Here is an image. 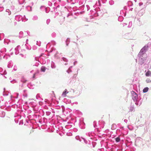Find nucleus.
I'll list each match as a JSON object with an SVG mask.
<instances>
[{"mask_svg": "<svg viewBox=\"0 0 151 151\" xmlns=\"http://www.w3.org/2000/svg\"><path fill=\"white\" fill-rule=\"evenodd\" d=\"M68 92H67V90L65 89L63 92L62 96L63 97H65L66 96V94L68 93Z\"/></svg>", "mask_w": 151, "mask_h": 151, "instance_id": "obj_1", "label": "nucleus"}, {"mask_svg": "<svg viewBox=\"0 0 151 151\" xmlns=\"http://www.w3.org/2000/svg\"><path fill=\"white\" fill-rule=\"evenodd\" d=\"M145 76H151V71L148 70L145 73Z\"/></svg>", "mask_w": 151, "mask_h": 151, "instance_id": "obj_2", "label": "nucleus"}, {"mask_svg": "<svg viewBox=\"0 0 151 151\" xmlns=\"http://www.w3.org/2000/svg\"><path fill=\"white\" fill-rule=\"evenodd\" d=\"M148 90H149V88L148 87H147L143 89V92L146 93L147 92Z\"/></svg>", "mask_w": 151, "mask_h": 151, "instance_id": "obj_3", "label": "nucleus"}, {"mask_svg": "<svg viewBox=\"0 0 151 151\" xmlns=\"http://www.w3.org/2000/svg\"><path fill=\"white\" fill-rule=\"evenodd\" d=\"M146 82L147 83H148L151 82V78H147L146 80Z\"/></svg>", "mask_w": 151, "mask_h": 151, "instance_id": "obj_4", "label": "nucleus"}, {"mask_svg": "<svg viewBox=\"0 0 151 151\" xmlns=\"http://www.w3.org/2000/svg\"><path fill=\"white\" fill-rule=\"evenodd\" d=\"M46 70V68L45 67L42 66L41 68V70L42 71L45 72Z\"/></svg>", "mask_w": 151, "mask_h": 151, "instance_id": "obj_5", "label": "nucleus"}, {"mask_svg": "<svg viewBox=\"0 0 151 151\" xmlns=\"http://www.w3.org/2000/svg\"><path fill=\"white\" fill-rule=\"evenodd\" d=\"M115 140L116 142H119L120 141V139L119 137H117L115 139Z\"/></svg>", "mask_w": 151, "mask_h": 151, "instance_id": "obj_6", "label": "nucleus"}, {"mask_svg": "<svg viewBox=\"0 0 151 151\" xmlns=\"http://www.w3.org/2000/svg\"><path fill=\"white\" fill-rule=\"evenodd\" d=\"M134 95H135V97H137V94L135 93H134Z\"/></svg>", "mask_w": 151, "mask_h": 151, "instance_id": "obj_7", "label": "nucleus"}, {"mask_svg": "<svg viewBox=\"0 0 151 151\" xmlns=\"http://www.w3.org/2000/svg\"><path fill=\"white\" fill-rule=\"evenodd\" d=\"M143 50V49H141L140 51H142V50Z\"/></svg>", "mask_w": 151, "mask_h": 151, "instance_id": "obj_8", "label": "nucleus"}]
</instances>
